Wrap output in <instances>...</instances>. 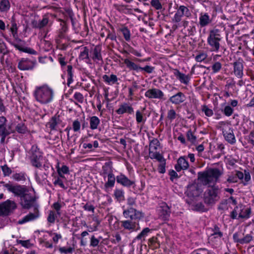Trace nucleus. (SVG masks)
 Wrapping results in <instances>:
<instances>
[{"label":"nucleus","mask_w":254,"mask_h":254,"mask_svg":"<svg viewBox=\"0 0 254 254\" xmlns=\"http://www.w3.org/2000/svg\"><path fill=\"white\" fill-rule=\"evenodd\" d=\"M233 111L232 108L230 106H227L224 109V113L226 116H230L232 114Z\"/></svg>","instance_id":"nucleus-61"},{"label":"nucleus","mask_w":254,"mask_h":254,"mask_svg":"<svg viewBox=\"0 0 254 254\" xmlns=\"http://www.w3.org/2000/svg\"><path fill=\"white\" fill-rule=\"evenodd\" d=\"M178 10L183 16L189 17L191 15V12L189 9L184 5L180 6Z\"/></svg>","instance_id":"nucleus-32"},{"label":"nucleus","mask_w":254,"mask_h":254,"mask_svg":"<svg viewBox=\"0 0 254 254\" xmlns=\"http://www.w3.org/2000/svg\"><path fill=\"white\" fill-rule=\"evenodd\" d=\"M226 139L230 143H233L236 141L234 135L233 133H229L225 136Z\"/></svg>","instance_id":"nucleus-57"},{"label":"nucleus","mask_w":254,"mask_h":254,"mask_svg":"<svg viewBox=\"0 0 254 254\" xmlns=\"http://www.w3.org/2000/svg\"><path fill=\"white\" fill-rule=\"evenodd\" d=\"M100 120L96 116H92L90 118L89 123L90 127L92 129H96L98 128V127L100 124Z\"/></svg>","instance_id":"nucleus-26"},{"label":"nucleus","mask_w":254,"mask_h":254,"mask_svg":"<svg viewBox=\"0 0 254 254\" xmlns=\"http://www.w3.org/2000/svg\"><path fill=\"white\" fill-rule=\"evenodd\" d=\"M150 231V229L148 228H144L140 234L136 237V239L140 240L145 237L148 233Z\"/></svg>","instance_id":"nucleus-42"},{"label":"nucleus","mask_w":254,"mask_h":254,"mask_svg":"<svg viewBox=\"0 0 254 254\" xmlns=\"http://www.w3.org/2000/svg\"><path fill=\"white\" fill-rule=\"evenodd\" d=\"M1 169L4 176H9L11 173V169L6 165L2 166Z\"/></svg>","instance_id":"nucleus-64"},{"label":"nucleus","mask_w":254,"mask_h":254,"mask_svg":"<svg viewBox=\"0 0 254 254\" xmlns=\"http://www.w3.org/2000/svg\"><path fill=\"white\" fill-rule=\"evenodd\" d=\"M217 198V190L212 188L205 192L204 201L207 204H211L215 203Z\"/></svg>","instance_id":"nucleus-8"},{"label":"nucleus","mask_w":254,"mask_h":254,"mask_svg":"<svg viewBox=\"0 0 254 254\" xmlns=\"http://www.w3.org/2000/svg\"><path fill=\"white\" fill-rule=\"evenodd\" d=\"M173 73L180 82L184 84L187 85L190 82V77L189 75H186L181 72L178 69H175Z\"/></svg>","instance_id":"nucleus-14"},{"label":"nucleus","mask_w":254,"mask_h":254,"mask_svg":"<svg viewBox=\"0 0 254 254\" xmlns=\"http://www.w3.org/2000/svg\"><path fill=\"white\" fill-rule=\"evenodd\" d=\"M212 22V18L207 13L201 12L199 17V24L201 27H205Z\"/></svg>","instance_id":"nucleus-18"},{"label":"nucleus","mask_w":254,"mask_h":254,"mask_svg":"<svg viewBox=\"0 0 254 254\" xmlns=\"http://www.w3.org/2000/svg\"><path fill=\"white\" fill-rule=\"evenodd\" d=\"M164 96V93L157 88H151L145 93V96L149 99H162Z\"/></svg>","instance_id":"nucleus-9"},{"label":"nucleus","mask_w":254,"mask_h":254,"mask_svg":"<svg viewBox=\"0 0 254 254\" xmlns=\"http://www.w3.org/2000/svg\"><path fill=\"white\" fill-rule=\"evenodd\" d=\"M151 5L156 9H160L162 6L159 0H152Z\"/></svg>","instance_id":"nucleus-54"},{"label":"nucleus","mask_w":254,"mask_h":254,"mask_svg":"<svg viewBox=\"0 0 254 254\" xmlns=\"http://www.w3.org/2000/svg\"><path fill=\"white\" fill-rule=\"evenodd\" d=\"M186 100V96L184 93L181 92H179L171 96L169 100L172 104L175 105H180L183 103Z\"/></svg>","instance_id":"nucleus-15"},{"label":"nucleus","mask_w":254,"mask_h":254,"mask_svg":"<svg viewBox=\"0 0 254 254\" xmlns=\"http://www.w3.org/2000/svg\"><path fill=\"white\" fill-rule=\"evenodd\" d=\"M6 120L4 117H0V135H5L7 134L6 129Z\"/></svg>","instance_id":"nucleus-25"},{"label":"nucleus","mask_w":254,"mask_h":254,"mask_svg":"<svg viewBox=\"0 0 254 254\" xmlns=\"http://www.w3.org/2000/svg\"><path fill=\"white\" fill-rule=\"evenodd\" d=\"M183 16V15L179 11V10H177V11L175 13L172 20L174 22L178 23L181 20Z\"/></svg>","instance_id":"nucleus-52"},{"label":"nucleus","mask_w":254,"mask_h":254,"mask_svg":"<svg viewBox=\"0 0 254 254\" xmlns=\"http://www.w3.org/2000/svg\"><path fill=\"white\" fill-rule=\"evenodd\" d=\"M67 67V72L68 76L67 84L68 86H69L70 84L73 82V74L72 72V67L71 65H68Z\"/></svg>","instance_id":"nucleus-36"},{"label":"nucleus","mask_w":254,"mask_h":254,"mask_svg":"<svg viewBox=\"0 0 254 254\" xmlns=\"http://www.w3.org/2000/svg\"><path fill=\"white\" fill-rule=\"evenodd\" d=\"M133 108L127 103H124L121 105L119 109L116 111L117 113L119 115H122L124 113L131 114L133 113Z\"/></svg>","instance_id":"nucleus-19"},{"label":"nucleus","mask_w":254,"mask_h":254,"mask_svg":"<svg viewBox=\"0 0 254 254\" xmlns=\"http://www.w3.org/2000/svg\"><path fill=\"white\" fill-rule=\"evenodd\" d=\"M122 31L126 40L129 41L130 37V34L129 30L127 28H125L122 30Z\"/></svg>","instance_id":"nucleus-55"},{"label":"nucleus","mask_w":254,"mask_h":254,"mask_svg":"<svg viewBox=\"0 0 254 254\" xmlns=\"http://www.w3.org/2000/svg\"><path fill=\"white\" fill-rule=\"evenodd\" d=\"M50 127L54 129L58 124L57 119L56 117H53L49 123Z\"/></svg>","instance_id":"nucleus-60"},{"label":"nucleus","mask_w":254,"mask_h":254,"mask_svg":"<svg viewBox=\"0 0 254 254\" xmlns=\"http://www.w3.org/2000/svg\"><path fill=\"white\" fill-rule=\"evenodd\" d=\"M59 251L61 254H72L74 251V248L70 247L66 248L64 247H61L59 248Z\"/></svg>","instance_id":"nucleus-38"},{"label":"nucleus","mask_w":254,"mask_h":254,"mask_svg":"<svg viewBox=\"0 0 254 254\" xmlns=\"http://www.w3.org/2000/svg\"><path fill=\"white\" fill-rule=\"evenodd\" d=\"M30 160L32 166L37 168H41L43 165V158L41 152L36 145L32 146Z\"/></svg>","instance_id":"nucleus-4"},{"label":"nucleus","mask_w":254,"mask_h":254,"mask_svg":"<svg viewBox=\"0 0 254 254\" xmlns=\"http://www.w3.org/2000/svg\"><path fill=\"white\" fill-rule=\"evenodd\" d=\"M124 62L126 64L127 68H128L130 70H133L138 71V70H139V68H141L140 66H139L138 65L132 62L128 59H124Z\"/></svg>","instance_id":"nucleus-24"},{"label":"nucleus","mask_w":254,"mask_h":254,"mask_svg":"<svg viewBox=\"0 0 254 254\" xmlns=\"http://www.w3.org/2000/svg\"><path fill=\"white\" fill-rule=\"evenodd\" d=\"M135 118L136 122L138 124L145 122V120L143 119V114L139 110L136 111L135 113Z\"/></svg>","instance_id":"nucleus-43"},{"label":"nucleus","mask_w":254,"mask_h":254,"mask_svg":"<svg viewBox=\"0 0 254 254\" xmlns=\"http://www.w3.org/2000/svg\"><path fill=\"white\" fill-rule=\"evenodd\" d=\"M53 183L55 186L58 185L61 188H62L64 190L66 189V187H65L62 180L59 177H57V178H55V180L54 181Z\"/></svg>","instance_id":"nucleus-50"},{"label":"nucleus","mask_w":254,"mask_h":254,"mask_svg":"<svg viewBox=\"0 0 254 254\" xmlns=\"http://www.w3.org/2000/svg\"><path fill=\"white\" fill-rule=\"evenodd\" d=\"M34 95L37 102L42 104H47L53 101L54 91L47 85H43L36 87Z\"/></svg>","instance_id":"nucleus-1"},{"label":"nucleus","mask_w":254,"mask_h":254,"mask_svg":"<svg viewBox=\"0 0 254 254\" xmlns=\"http://www.w3.org/2000/svg\"><path fill=\"white\" fill-rule=\"evenodd\" d=\"M202 111L204 112L205 115L208 117L212 116L213 114L212 110L209 109L206 106H204L203 107Z\"/></svg>","instance_id":"nucleus-62"},{"label":"nucleus","mask_w":254,"mask_h":254,"mask_svg":"<svg viewBox=\"0 0 254 254\" xmlns=\"http://www.w3.org/2000/svg\"><path fill=\"white\" fill-rule=\"evenodd\" d=\"M149 156L151 159H155L157 160H159V159L163 157V156L162 154H161L159 152L157 151V150H149Z\"/></svg>","instance_id":"nucleus-34"},{"label":"nucleus","mask_w":254,"mask_h":254,"mask_svg":"<svg viewBox=\"0 0 254 254\" xmlns=\"http://www.w3.org/2000/svg\"><path fill=\"white\" fill-rule=\"evenodd\" d=\"M183 16V15L179 11V10H177V11L175 13L172 20L174 22L178 23L181 20Z\"/></svg>","instance_id":"nucleus-51"},{"label":"nucleus","mask_w":254,"mask_h":254,"mask_svg":"<svg viewBox=\"0 0 254 254\" xmlns=\"http://www.w3.org/2000/svg\"><path fill=\"white\" fill-rule=\"evenodd\" d=\"M83 50L80 52V58L82 60L87 59L89 58L88 55V49L86 47H84L83 48Z\"/></svg>","instance_id":"nucleus-45"},{"label":"nucleus","mask_w":254,"mask_h":254,"mask_svg":"<svg viewBox=\"0 0 254 254\" xmlns=\"http://www.w3.org/2000/svg\"><path fill=\"white\" fill-rule=\"evenodd\" d=\"M16 207V203L13 201L7 200L0 204V215H8Z\"/></svg>","instance_id":"nucleus-7"},{"label":"nucleus","mask_w":254,"mask_h":254,"mask_svg":"<svg viewBox=\"0 0 254 254\" xmlns=\"http://www.w3.org/2000/svg\"><path fill=\"white\" fill-rule=\"evenodd\" d=\"M4 187L9 191L13 193L14 195L19 196L20 198L29 191L26 187L20 185H13L11 184L7 183L4 185Z\"/></svg>","instance_id":"nucleus-6"},{"label":"nucleus","mask_w":254,"mask_h":254,"mask_svg":"<svg viewBox=\"0 0 254 254\" xmlns=\"http://www.w3.org/2000/svg\"><path fill=\"white\" fill-rule=\"evenodd\" d=\"M222 36L221 32L217 29H214L209 32L207 38V42L211 47L212 51L218 52L220 49V41L221 40Z\"/></svg>","instance_id":"nucleus-3"},{"label":"nucleus","mask_w":254,"mask_h":254,"mask_svg":"<svg viewBox=\"0 0 254 254\" xmlns=\"http://www.w3.org/2000/svg\"><path fill=\"white\" fill-rule=\"evenodd\" d=\"M45 174L44 173L43 174L41 175L38 171L35 172V178L36 181L39 183H41L45 179Z\"/></svg>","instance_id":"nucleus-48"},{"label":"nucleus","mask_w":254,"mask_h":254,"mask_svg":"<svg viewBox=\"0 0 254 254\" xmlns=\"http://www.w3.org/2000/svg\"><path fill=\"white\" fill-rule=\"evenodd\" d=\"M123 215L125 218H129L132 220L139 219L141 217V213L133 208L124 210Z\"/></svg>","instance_id":"nucleus-11"},{"label":"nucleus","mask_w":254,"mask_h":254,"mask_svg":"<svg viewBox=\"0 0 254 254\" xmlns=\"http://www.w3.org/2000/svg\"><path fill=\"white\" fill-rule=\"evenodd\" d=\"M10 31L12 33V36L14 38H15L17 34V27L15 23H13L10 28Z\"/></svg>","instance_id":"nucleus-59"},{"label":"nucleus","mask_w":254,"mask_h":254,"mask_svg":"<svg viewBox=\"0 0 254 254\" xmlns=\"http://www.w3.org/2000/svg\"><path fill=\"white\" fill-rule=\"evenodd\" d=\"M10 8V3L8 0H1L0 2V10L6 11Z\"/></svg>","instance_id":"nucleus-35"},{"label":"nucleus","mask_w":254,"mask_h":254,"mask_svg":"<svg viewBox=\"0 0 254 254\" xmlns=\"http://www.w3.org/2000/svg\"><path fill=\"white\" fill-rule=\"evenodd\" d=\"M48 21V18L45 16L41 20L39 21L38 24L36 26V27L38 28H42L47 25Z\"/></svg>","instance_id":"nucleus-47"},{"label":"nucleus","mask_w":254,"mask_h":254,"mask_svg":"<svg viewBox=\"0 0 254 254\" xmlns=\"http://www.w3.org/2000/svg\"><path fill=\"white\" fill-rule=\"evenodd\" d=\"M177 116V114L174 109H170L168 111L167 113V118L170 121H172L174 120Z\"/></svg>","instance_id":"nucleus-44"},{"label":"nucleus","mask_w":254,"mask_h":254,"mask_svg":"<svg viewBox=\"0 0 254 254\" xmlns=\"http://www.w3.org/2000/svg\"><path fill=\"white\" fill-rule=\"evenodd\" d=\"M159 145H160V143H159V140L157 139H153L150 142L149 150H157L158 147L159 146Z\"/></svg>","instance_id":"nucleus-39"},{"label":"nucleus","mask_w":254,"mask_h":254,"mask_svg":"<svg viewBox=\"0 0 254 254\" xmlns=\"http://www.w3.org/2000/svg\"><path fill=\"white\" fill-rule=\"evenodd\" d=\"M122 226L126 230L134 231H137L139 229L138 227V224L133 221L132 220H125L121 221Z\"/></svg>","instance_id":"nucleus-13"},{"label":"nucleus","mask_w":254,"mask_h":254,"mask_svg":"<svg viewBox=\"0 0 254 254\" xmlns=\"http://www.w3.org/2000/svg\"><path fill=\"white\" fill-rule=\"evenodd\" d=\"M187 136L188 139L191 142H194L196 140L195 136L193 134L191 131H189L187 132Z\"/></svg>","instance_id":"nucleus-63"},{"label":"nucleus","mask_w":254,"mask_h":254,"mask_svg":"<svg viewBox=\"0 0 254 254\" xmlns=\"http://www.w3.org/2000/svg\"><path fill=\"white\" fill-rule=\"evenodd\" d=\"M57 172L59 176L61 178H64V175L69 173V168L66 165H63L61 167H60L58 165L57 167Z\"/></svg>","instance_id":"nucleus-27"},{"label":"nucleus","mask_w":254,"mask_h":254,"mask_svg":"<svg viewBox=\"0 0 254 254\" xmlns=\"http://www.w3.org/2000/svg\"><path fill=\"white\" fill-rule=\"evenodd\" d=\"M34 63L27 59H22L19 63L18 67L20 70H29L33 68Z\"/></svg>","instance_id":"nucleus-16"},{"label":"nucleus","mask_w":254,"mask_h":254,"mask_svg":"<svg viewBox=\"0 0 254 254\" xmlns=\"http://www.w3.org/2000/svg\"><path fill=\"white\" fill-rule=\"evenodd\" d=\"M52 207L55 210L56 213L59 215V216H61V208L62 207V204L59 202H57L54 203Z\"/></svg>","instance_id":"nucleus-46"},{"label":"nucleus","mask_w":254,"mask_h":254,"mask_svg":"<svg viewBox=\"0 0 254 254\" xmlns=\"http://www.w3.org/2000/svg\"><path fill=\"white\" fill-rule=\"evenodd\" d=\"M39 216V213L38 208L35 207L34 208V213H30L25 216H24L22 219L19 220V224H23L24 223L31 221L34 220L35 219L38 218Z\"/></svg>","instance_id":"nucleus-12"},{"label":"nucleus","mask_w":254,"mask_h":254,"mask_svg":"<svg viewBox=\"0 0 254 254\" xmlns=\"http://www.w3.org/2000/svg\"><path fill=\"white\" fill-rule=\"evenodd\" d=\"M115 182V178L113 173H109L108 175V181L106 183L105 187L106 188L112 187L114 186Z\"/></svg>","instance_id":"nucleus-31"},{"label":"nucleus","mask_w":254,"mask_h":254,"mask_svg":"<svg viewBox=\"0 0 254 254\" xmlns=\"http://www.w3.org/2000/svg\"><path fill=\"white\" fill-rule=\"evenodd\" d=\"M158 212L159 217L163 220L168 219L170 216V208L165 202L160 203L158 209Z\"/></svg>","instance_id":"nucleus-10"},{"label":"nucleus","mask_w":254,"mask_h":254,"mask_svg":"<svg viewBox=\"0 0 254 254\" xmlns=\"http://www.w3.org/2000/svg\"><path fill=\"white\" fill-rule=\"evenodd\" d=\"M251 175L249 172L244 171V172H241L239 171V184L242 183L244 185H246L251 180Z\"/></svg>","instance_id":"nucleus-22"},{"label":"nucleus","mask_w":254,"mask_h":254,"mask_svg":"<svg viewBox=\"0 0 254 254\" xmlns=\"http://www.w3.org/2000/svg\"><path fill=\"white\" fill-rule=\"evenodd\" d=\"M72 127L74 131L77 132L80 130L81 125L78 120H76L73 121L72 124Z\"/></svg>","instance_id":"nucleus-53"},{"label":"nucleus","mask_w":254,"mask_h":254,"mask_svg":"<svg viewBox=\"0 0 254 254\" xmlns=\"http://www.w3.org/2000/svg\"><path fill=\"white\" fill-rule=\"evenodd\" d=\"M59 215L53 210H50L49 212L47 217V221L49 223L53 224Z\"/></svg>","instance_id":"nucleus-33"},{"label":"nucleus","mask_w":254,"mask_h":254,"mask_svg":"<svg viewBox=\"0 0 254 254\" xmlns=\"http://www.w3.org/2000/svg\"><path fill=\"white\" fill-rule=\"evenodd\" d=\"M6 46L3 41L0 39V53L5 54L6 53Z\"/></svg>","instance_id":"nucleus-56"},{"label":"nucleus","mask_w":254,"mask_h":254,"mask_svg":"<svg viewBox=\"0 0 254 254\" xmlns=\"http://www.w3.org/2000/svg\"><path fill=\"white\" fill-rule=\"evenodd\" d=\"M103 78L104 81L108 84H114L118 80L117 76L114 74H111L110 76H109L107 75H104L103 76Z\"/></svg>","instance_id":"nucleus-29"},{"label":"nucleus","mask_w":254,"mask_h":254,"mask_svg":"<svg viewBox=\"0 0 254 254\" xmlns=\"http://www.w3.org/2000/svg\"><path fill=\"white\" fill-rule=\"evenodd\" d=\"M20 204L21 207L24 209H29L31 207H37L38 205L36 203V198L32 195L29 191H27V193H25L20 199Z\"/></svg>","instance_id":"nucleus-5"},{"label":"nucleus","mask_w":254,"mask_h":254,"mask_svg":"<svg viewBox=\"0 0 254 254\" xmlns=\"http://www.w3.org/2000/svg\"><path fill=\"white\" fill-rule=\"evenodd\" d=\"M207 57V55L205 52H200L196 56L195 59L197 62H201L203 61Z\"/></svg>","instance_id":"nucleus-40"},{"label":"nucleus","mask_w":254,"mask_h":254,"mask_svg":"<svg viewBox=\"0 0 254 254\" xmlns=\"http://www.w3.org/2000/svg\"><path fill=\"white\" fill-rule=\"evenodd\" d=\"M157 161L159 163L158 166V172L161 174H164L166 172V159L163 157Z\"/></svg>","instance_id":"nucleus-28"},{"label":"nucleus","mask_w":254,"mask_h":254,"mask_svg":"<svg viewBox=\"0 0 254 254\" xmlns=\"http://www.w3.org/2000/svg\"><path fill=\"white\" fill-rule=\"evenodd\" d=\"M188 162L184 157H180L177 160V163L175 166V168L177 172L186 170L189 168Z\"/></svg>","instance_id":"nucleus-17"},{"label":"nucleus","mask_w":254,"mask_h":254,"mask_svg":"<svg viewBox=\"0 0 254 254\" xmlns=\"http://www.w3.org/2000/svg\"><path fill=\"white\" fill-rule=\"evenodd\" d=\"M240 212L239 213V217L244 218H248L250 217L251 210L249 206H242L240 207Z\"/></svg>","instance_id":"nucleus-23"},{"label":"nucleus","mask_w":254,"mask_h":254,"mask_svg":"<svg viewBox=\"0 0 254 254\" xmlns=\"http://www.w3.org/2000/svg\"><path fill=\"white\" fill-rule=\"evenodd\" d=\"M221 174L222 172L218 169H210L199 173V178L203 185L211 187L217 181Z\"/></svg>","instance_id":"nucleus-2"},{"label":"nucleus","mask_w":254,"mask_h":254,"mask_svg":"<svg viewBox=\"0 0 254 254\" xmlns=\"http://www.w3.org/2000/svg\"><path fill=\"white\" fill-rule=\"evenodd\" d=\"M73 97L75 100L80 103H82L84 100L83 95L79 92H75L74 94Z\"/></svg>","instance_id":"nucleus-49"},{"label":"nucleus","mask_w":254,"mask_h":254,"mask_svg":"<svg viewBox=\"0 0 254 254\" xmlns=\"http://www.w3.org/2000/svg\"><path fill=\"white\" fill-rule=\"evenodd\" d=\"M222 236V233L219 231V228L217 227H215L214 231L213 234H212L209 236V239L210 240H213V239L215 238H219L220 239Z\"/></svg>","instance_id":"nucleus-37"},{"label":"nucleus","mask_w":254,"mask_h":254,"mask_svg":"<svg viewBox=\"0 0 254 254\" xmlns=\"http://www.w3.org/2000/svg\"><path fill=\"white\" fill-rule=\"evenodd\" d=\"M16 130L19 133H24L26 132L27 128L24 124L20 123L16 126Z\"/></svg>","instance_id":"nucleus-41"},{"label":"nucleus","mask_w":254,"mask_h":254,"mask_svg":"<svg viewBox=\"0 0 254 254\" xmlns=\"http://www.w3.org/2000/svg\"><path fill=\"white\" fill-rule=\"evenodd\" d=\"M117 183L126 187H130L133 184V182L128 179L126 176L121 174L117 177Z\"/></svg>","instance_id":"nucleus-20"},{"label":"nucleus","mask_w":254,"mask_h":254,"mask_svg":"<svg viewBox=\"0 0 254 254\" xmlns=\"http://www.w3.org/2000/svg\"><path fill=\"white\" fill-rule=\"evenodd\" d=\"M221 67L222 65L220 63L216 62L213 64L212 68L214 72H217L220 70Z\"/></svg>","instance_id":"nucleus-58"},{"label":"nucleus","mask_w":254,"mask_h":254,"mask_svg":"<svg viewBox=\"0 0 254 254\" xmlns=\"http://www.w3.org/2000/svg\"><path fill=\"white\" fill-rule=\"evenodd\" d=\"M101 48L100 46H96L93 51L92 59L96 63L102 61V55L101 53Z\"/></svg>","instance_id":"nucleus-21"},{"label":"nucleus","mask_w":254,"mask_h":254,"mask_svg":"<svg viewBox=\"0 0 254 254\" xmlns=\"http://www.w3.org/2000/svg\"><path fill=\"white\" fill-rule=\"evenodd\" d=\"M114 195L115 198L119 201L124 200V192L122 190L116 189L114 190Z\"/></svg>","instance_id":"nucleus-30"}]
</instances>
